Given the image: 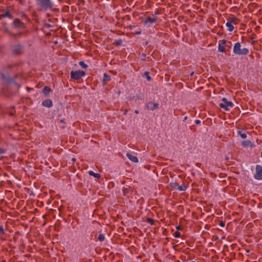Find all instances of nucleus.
<instances>
[{
  "instance_id": "obj_6",
  "label": "nucleus",
  "mask_w": 262,
  "mask_h": 262,
  "mask_svg": "<svg viewBox=\"0 0 262 262\" xmlns=\"http://www.w3.org/2000/svg\"><path fill=\"white\" fill-rule=\"evenodd\" d=\"M254 178L257 180H262V167L260 165H257L255 168Z\"/></svg>"
},
{
  "instance_id": "obj_22",
  "label": "nucleus",
  "mask_w": 262,
  "mask_h": 262,
  "mask_svg": "<svg viewBox=\"0 0 262 262\" xmlns=\"http://www.w3.org/2000/svg\"><path fill=\"white\" fill-rule=\"evenodd\" d=\"M103 76H104V79H103L104 81L111 80V77L109 75H108L106 73H104Z\"/></svg>"
},
{
  "instance_id": "obj_18",
  "label": "nucleus",
  "mask_w": 262,
  "mask_h": 262,
  "mask_svg": "<svg viewBox=\"0 0 262 262\" xmlns=\"http://www.w3.org/2000/svg\"><path fill=\"white\" fill-rule=\"evenodd\" d=\"M242 145L244 147H247V146H251L252 145V142L250 141H243L242 142Z\"/></svg>"
},
{
  "instance_id": "obj_29",
  "label": "nucleus",
  "mask_w": 262,
  "mask_h": 262,
  "mask_svg": "<svg viewBox=\"0 0 262 262\" xmlns=\"http://www.w3.org/2000/svg\"><path fill=\"white\" fill-rule=\"evenodd\" d=\"M0 233L2 234H4L5 233V230L2 226H0Z\"/></svg>"
},
{
  "instance_id": "obj_15",
  "label": "nucleus",
  "mask_w": 262,
  "mask_h": 262,
  "mask_svg": "<svg viewBox=\"0 0 262 262\" xmlns=\"http://www.w3.org/2000/svg\"><path fill=\"white\" fill-rule=\"evenodd\" d=\"M4 17H9L10 18H12V15L10 13L9 10L5 12L4 13L0 15V19Z\"/></svg>"
},
{
  "instance_id": "obj_42",
  "label": "nucleus",
  "mask_w": 262,
  "mask_h": 262,
  "mask_svg": "<svg viewBox=\"0 0 262 262\" xmlns=\"http://www.w3.org/2000/svg\"><path fill=\"white\" fill-rule=\"evenodd\" d=\"M4 152V150H1V151L0 152V153H3V152Z\"/></svg>"
},
{
  "instance_id": "obj_37",
  "label": "nucleus",
  "mask_w": 262,
  "mask_h": 262,
  "mask_svg": "<svg viewBox=\"0 0 262 262\" xmlns=\"http://www.w3.org/2000/svg\"><path fill=\"white\" fill-rule=\"evenodd\" d=\"M135 113L136 114H139V111L138 110H135Z\"/></svg>"
},
{
  "instance_id": "obj_3",
  "label": "nucleus",
  "mask_w": 262,
  "mask_h": 262,
  "mask_svg": "<svg viewBox=\"0 0 262 262\" xmlns=\"http://www.w3.org/2000/svg\"><path fill=\"white\" fill-rule=\"evenodd\" d=\"M219 106L225 111H229L230 108L233 107L234 105L231 101H228L226 98H223L222 99V102L219 104Z\"/></svg>"
},
{
  "instance_id": "obj_19",
  "label": "nucleus",
  "mask_w": 262,
  "mask_h": 262,
  "mask_svg": "<svg viewBox=\"0 0 262 262\" xmlns=\"http://www.w3.org/2000/svg\"><path fill=\"white\" fill-rule=\"evenodd\" d=\"M51 92V89L48 86H45L43 89V92L45 94H48Z\"/></svg>"
},
{
  "instance_id": "obj_8",
  "label": "nucleus",
  "mask_w": 262,
  "mask_h": 262,
  "mask_svg": "<svg viewBox=\"0 0 262 262\" xmlns=\"http://www.w3.org/2000/svg\"><path fill=\"white\" fill-rule=\"evenodd\" d=\"M146 106L148 110L154 111L159 107V104L153 102H149L146 104Z\"/></svg>"
},
{
  "instance_id": "obj_28",
  "label": "nucleus",
  "mask_w": 262,
  "mask_h": 262,
  "mask_svg": "<svg viewBox=\"0 0 262 262\" xmlns=\"http://www.w3.org/2000/svg\"><path fill=\"white\" fill-rule=\"evenodd\" d=\"M21 33H18V34H13V36L15 38H19V37H20L21 36Z\"/></svg>"
},
{
  "instance_id": "obj_25",
  "label": "nucleus",
  "mask_w": 262,
  "mask_h": 262,
  "mask_svg": "<svg viewBox=\"0 0 262 262\" xmlns=\"http://www.w3.org/2000/svg\"><path fill=\"white\" fill-rule=\"evenodd\" d=\"M238 134L240 135L242 138L245 139L247 138V135L246 134L242 133L241 132H238Z\"/></svg>"
},
{
  "instance_id": "obj_20",
  "label": "nucleus",
  "mask_w": 262,
  "mask_h": 262,
  "mask_svg": "<svg viewBox=\"0 0 262 262\" xmlns=\"http://www.w3.org/2000/svg\"><path fill=\"white\" fill-rule=\"evenodd\" d=\"M79 64L81 67L82 68L86 69L88 68V65L85 63L83 61H81L79 62Z\"/></svg>"
},
{
  "instance_id": "obj_26",
  "label": "nucleus",
  "mask_w": 262,
  "mask_h": 262,
  "mask_svg": "<svg viewBox=\"0 0 262 262\" xmlns=\"http://www.w3.org/2000/svg\"><path fill=\"white\" fill-rule=\"evenodd\" d=\"M174 236L176 238H179L181 236V233L179 231H176L174 234Z\"/></svg>"
},
{
  "instance_id": "obj_40",
  "label": "nucleus",
  "mask_w": 262,
  "mask_h": 262,
  "mask_svg": "<svg viewBox=\"0 0 262 262\" xmlns=\"http://www.w3.org/2000/svg\"><path fill=\"white\" fill-rule=\"evenodd\" d=\"M187 119V116H185L184 118V120H186Z\"/></svg>"
},
{
  "instance_id": "obj_5",
  "label": "nucleus",
  "mask_w": 262,
  "mask_h": 262,
  "mask_svg": "<svg viewBox=\"0 0 262 262\" xmlns=\"http://www.w3.org/2000/svg\"><path fill=\"white\" fill-rule=\"evenodd\" d=\"M24 47L20 44H17L13 46L12 48V52L15 55H20L23 52Z\"/></svg>"
},
{
  "instance_id": "obj_41",
  "label": "nucleus",
  "mask_w": 262,
  "mask_h": 262,
  "mask_svg": "<svg viewBox=\"0 0 262 262\" xmlns=\"http://www.w3.org/2000/svg\"><path fill=\"white\" fill-rule=\"evenodd\" d=\"M75 160H76L75 158H73V159H72V161H73V162H75Z\"/></svg>"
},
{
  "instance_id": "obj_12",
  "label": "nucleus",
  "mask_w": 262,
  "mask_h": 262,
  "mask_svg": "<svg viewBox=\"0 0 262 262\" xmlns=\"http://www.w3.org/2000/svg\"><path fill=\"white\" fill-rule=\"evenodd\" d=\"M126 156L133 162H134V163L138 162V159L136 156L130 154L129 152H127L126 154Z\"/></svg>"
},
{
  "instance_id": "obj_2",
  "label": "nucleus",
  "mask_w": 262,
  "mask_h": 262,
  "mask_svg": "<svg viewBox=\"0 0 262 262\" xmlns=\"http://www.w3.org/2000/svg\"><path fill=\"white\" fill-rule=\"evenodd\" d=\"M233 52L238 55H246L249 53V51L246 48L242 49L241 43L237 42L234 45Z\"/></svg>"
},
{
  "instance_id": "obj_43",
  "label": "nucleus",
  "mask_w": 262,
  "mask_h": 262,
  "mask_svg": "<svg viewBox=\"0 0 262 262\" xmlns=\"http://www.w3.org/2000/svg\"><path fill=\"white\" fill-rule=\"evenodd\" d=\"M261 156L262 157V152H261Z\"/></svg>"
},
{
  "instance_id": "obj_38",
  "label": "nucleus",
  "mask_w": 262,
  "mask_h": 262,
  "mask_svg": "<svg viewBox=\"0 0 262 262\" xmlns=\"http://www.w3.org/2000/svg\"><path fill=\"white\" fill-rule=\"evenodd\" d=\"M176 228H177V230H180L181 227H180V226H177V227H176Z\"/></svg>"
},
{
  "instance_id": "obj_24",
  "label": "nucleus",
  "mask_w": 262,
  "mask_h": 262,
  "mask_svg": "<svg viewBox=\"0 0 262 262\" xmlns=\"http://www.w3.org/2000/svg\"><path fill=\"white\" fill-rule=\"evenodd\" d=\"M170 184L172 187L177 189V187L178 186V184H177L176 182H171Z\"/></svg>"
},
{
  "instance_id": "obj_7",
  "label": "nucleus",
  "mask_w": 262,
  "mask_h": 262,
  "mask_svg": "<svg viewBox=\"0 0 262 262\" xmlns=\"http://www.w3.org/2000/svg\"><path fill=\"white\" fill-rule=\"evenodd\" d=\"M226 43H227V41L225 39L219 40L218 45V51L220 52L225 53L226 52V50L225 48Z\"/></svg>"
},
{
  "instance_id": "obj_14",
  "label": "nucleus",
  "mask_w": 262,
  "mask_h": 262,
  "mask_svg": "<svg viewBox=\"0 0 262 262\" xmlns=\"http://www.w3.org/2000/svg\"><path fill=\"white\" fill-rule=\"evenodd\" d=\"M226 26L227 27V30L229 32H232L234 29L233 25L231 23H230L228 20L227 23H226Z\"/></svg>"
},
{
  "instance_id": "obj_35",
  "label": "nucleus",
  "mask_w": 262,
  "mask_h": 262,
  "mask_svg": "<svg viewBox=\"0 0 262 262\" xmlns=\"http://www.w3.org/2000/svg\"><path fill=\"white\" fill-rule=\"evenodd\" d=\"M60 123H61L62 124H64L66 123L65 121H64L63 119H61L60 120Z\"/></svg>"
},
{
  "instance_id": "obj_11",
  "label": "nucleus",
  "mask_w": 262,
  "mask_h": 262,
  "mask_svg": "<svg viewBox=\"0 0 262 262\" xmlns=\"http://www.w3.org/2000/svg\"><path fill=\"white\" fill-rule=\"evenodd\" d=\"M13 25L16 28H23L24 27V24L17 18L14 19Z\"/></svg>"
},
{
  "instance_id": "obj_1",
  "label": "nucleus",
  "mask_w": 262,
  "mask_h": 262,
  "mask_svg": "<svg viewBox=\"0 0 262 262\" xmlns=\"http://www.w3.org/2000/svg\"><path fill=\"white\" fill-rule=\"evenodd\" d=\"M37 6L40 11H45L48 9H52L53 3L51 0H38Z\"/></svg>"
},
{
  "instance_id": "obj_30",
  "label": "nucleus",
  "mask_w": 262,
  "mask_h": 262,
  "mask_svg": "<svg viewBox=\"0 0 262 262\" xmlns=\"http://www.w3.org/2000/svg\"><path fill=\"white\" fill-rule=\"evenodd\" d=\"M123 193L125 195L128 192V189L127 188H124L123 189Z\"/></svg>"
},
{
  "instance_id": "obj_36",
  "label": "nucleus",
  "mask_w": 262,
  "mask_h": 262,
  "mask_svg": "<svg viewBox=\"0 0 262 262\" xmlns=\"http://www.w3.org/2000/svg\"><path fill=\"white\" fill-rule=\"evenodd\" d=\"M195 122L196 124H200L201 121L199 120H196L195 121Z\"/></svg>"
},
{
  "instance_id": "obj_4",
  "label": "nucleus",
  "mask_w": 262,
  "mask_h": 262,
  "mask_svg": "<svg viewBox=\"0 0 262 262\" xmlns=\"http://www.w3.org/2000/svg\"><path fill=\"white\" fill-rule=\"evenodd\" d=\"M85 75V72L81 70L72 71L70 73L71 78L74 80H79Z\"/></svg>"
},
{
  "instance_id": "obj_9",
  "label": "nucleus",
  "mask_w": 262,
  "mask_h": 262,
  "mask_svg": "<svg viewBox=\"0 0 262 262\" xmlns=\"http://www.w3.org/2000/svg\"><path fill=\"white\" fill-rule=\"evenodd\" d=\"M157 20V19L155 17H145L144 19L143 23L145 25H149L150 24H152V23H156Z\"/></svg>"
},
{
  "instance_id": "obj_33",
  "label": "nucleus",
  "mask_w": 262,
  "mask_h": 262,
  "mask_svg": "<svg viewBox=\"0 0 262 262\" xmlns=\"http://www.w3.org/2000/svg\"><path fill=\"white\" fill-rule=\"evenodd\" d=\"M148 222L152 224L154 222V221L152 219H148Z\"/></svg>"
},
{
  "instance_id": "obj_23",
  "label": "nucleus",
  "mask_w": 262,
  "mask_h": 262,
  "mask_svg": "<svg viewBox=\"0 0 262 262\" xmlns=\"http://www.w3.org/2000/svg\"><path fill=\"white\" fill-rule=\"evenodd\" d=\"M105 239L104 235L103 234H100L98 237V240L100 242H103Z\"/></svg>"
},
{
  "instance_id": "obj_32",
  "label": "nucleus",
  "mask_w": 262,
  "mask_h": 262,
  "mask_svg": "<svg viewBox=\"0 0 262 262\" xmlns=\"http://www.w3.org/2000/svg\"><path fill=\"white\" fill-rule=\"evenodd\" d=\"M227 43H228L229 45H227V44L226 43V45H225V46H226L227 47H228L229 48H230V47H231V41H228Z\"/></svg>"
},
{
  "instance_id": "obj_16",
  "label": "nucleus",
  "mask_w": 262,
  "mask_h": 262,
  "mask_svg": "<svg viewBox=\"0 0 262 262\" xmlns=\"http://www.w3.org/2000/svg\"><path fill=\"white\" fill-rule=\"evenodd\" d=\"M187 185L185 184H182L180 185L178 184V186L177 187V189L179 191H185L187 189Z\"/></svg>"
},
{
  "instance_id": "obj_10",
  "label": "nucleus",
  "mask_w": 262,
  "mask_h": 262,
  "mask_svg": "<svg viewBox=\"0 0 262 262\" xmlns=\"http://www.w3.org/2000/svg\"><path fill=\"white\" fill-rule=\"evenodd\" d=\"M227 20L231 23L233 25H236L239 23V20L234 15H231V16L228 17Z\"/></svg>"
},
{
  "instance_id": "obj_31",
  "label": "nucleus",
  "mask_w": 262,
  "mask_h": 262,
  "mask_svg": "<svg viewBox=\"0 0 262 262\" xmlns=\"http://www.w3.org/2000/svg\"><path fill=\"white\" fill-rule=\"evenodd\" d=\"M220 226L222 227H224L225 226V223L223 222V221H221L220 223Z\"/></svg>"
},
{
  "instance_id": "obj_21",
  "label": "nucleus",
  "mask_w": 262,
  "mask_h": 262,
  "mask_svg": "<svg viewBox=\"0 0 262 262\" xmlns=\"http://www.w3.org/2000/svg\"><path fill=\"white\" fill-rule=\"evenodd\" d=\"M144 75L146 76L147 81H150L151 80V78L150 76L149 73L148 72H145Z\"/></svg>"
},
{
  "instance_id": "obj_39",
  "label": "nucleus",
  "mask_w": 262,
  "mask_h": 262,
  "mask_svg": "<svg viewBox=\"0 0 262 262\" xmlns=\"http://www.w3.org/2000/svg\"><path fill=\"white\" fill-rule=\"evenodd\" d=\"M127 111H128L127 110H125L124 113H123V114L124 115H126L127 114Z\"/></svg>"
},
{
  "instance_id": "obj_17",
  "label": "nucleus",
  "mask_w": 262,
  "mask_h": 262,
  "mask_svg": "<svg viewBox=\"0 0 262 262\" xmlns=\"http://www.w3.org/2000/svg\"><path fill=\"white\" fill-rule=\"evenodd\" d=\"M89 174L90 176H94L96 179H100V174L99 173H95L94 172H93L92 170H90V171H89Z\"/></svg>"
},
{
  "instance_id": "obj_13",
  "label": "nucleus",
  "mask_w": 262,
  "mask_h": 262,
  "mask_svg": "<svg viewBox=\"0 0 262 262\" xmlns=\"http://www.w3.org/2000/svg\"><path fill=\"white\" fill-rule=\"evenodd\" d=\"M42 105L45 107H51L53 106V103L52 100L49 99L43 101Z\"/></svg>"
},
{
  "instance_id": "obj_27",
  "label": "nucleus",
  "mask_w": 262,
  "mask_h": 262,
  "mask_svg": "<svg viewBox=\"0 0 262 262\" xmlns=\"http://www.w3.org/2000/svg\"><path fill=\"white\" fill-rule=\"evenodd\" d=\"M115 43L117 45H121L122 43V40L121 39H118L115 41Z\"/></svg>"
},
{
  "instance_id": "obj_34",
  "label": "nucleus",
  "mask_w": 262,
  "mask_h": 262,
  "mask_svg": "<svg viewBox=\"0 0 262 262\" xmlns=\"http://www.w3.org/2000/svg\"><path fill=\"white\" fill-rule=\"evenodd\" d=\"M141 33V30H139L138 31H136L135 33V34H140Z\"/></svg>"
}]
</instances>
